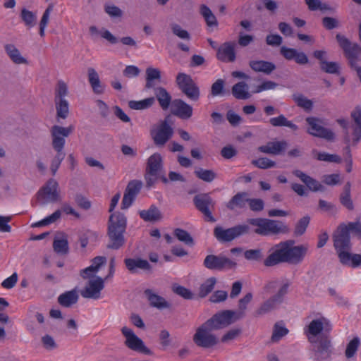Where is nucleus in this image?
Masks as SVG:
<instances>
[{
    "instance_id": "obj_42",
    "label": "nucleus",
    "mask_w": 361,
    "mask_h": 361,
    "mask_svg": "<svg viewBox=\"0 0 361 361\" xmlns=\"http://www.w3.org/2000/svg\"><path fill=\"white\" fill-rule=\"evenodd\" d=\"M56 151V155L53 157L50 164V170L53 176L57 172V170L60 167V165L63 160L65 159L66 153L61 149H54Z\"/></svg>"
},
{
    "instance_id": "obj_21",
    "label": "nucleus",
    "mask_w": 361,
    "mask_h": 361,
    "mask_svg": "<svg viewBox=\"0 0 361 361\" xmlns=\"http://www.w3.org/2000/svg\"><path fill=\"white\" fill-rule=\"evenodd\" d=\"M217 59L225 63L233 62L236 59L235 44L233 42H225L218 49Z\"/></svg>"
},
{
    "instance_id": "obj_32",
    "label": "nucleus",
    "mask_w": 361,
    "mask_h": 361,
    "mask_svg": "<svg viewBox=\"0 0 361 361\" xmlns=\"http://www.w3.org/2000/svg\"><path fill=\"white\" fill-rule=\"evenodd\" d=\"M5 51L11 60L16 64H27V61L23 57L20 51L12 44H7L4 46Z\"/></svg>"
},
{
    "instance_id": "obj_2",
    "label": "nucleus",
    "mask_w": 361,
    "mask_h": 361,
    "mask_svg": "<svg viewBox=\"0 0 361 361\" xmlns=\"http://www.w3.org/2000/svg\"><path fill=\"white\" fill-rule=\"evenodd\" d=\"M294 245L295 240H287L272 246L269 250V255L264 260V265L271 267L282 263H301L308 251V246L303 244L296 246Z\"/></svg>"
},
{
    "instance_id": "obj_64",
    "label": "nucleus",
    "mask_w": 361,
    "mask_h": 361,
    "mask_svg": "<svg viewBox=\"0 0 361 361\" xmlns=\"http://www.w3.org/2000/svg\"><path fill=\"white\" fill-rule=\"evenodd\" d=\"M247 202L252 211L260 212L264 209V203L261 199H248Z\"/></svg>"
},
{
    "instance_id": "obj_30",
    "label": "nucleus",
    "mask_w": 361,
    "mask_h": 361,
    "mask_svg": "<svg viewBox=\"0 0 361 361\" xmlns=\"http://www.w3.org/2000/svg\"><path fill=\"white\" fill-rule=\"evenodd\" d=\"M250 67L255 72H262L265 74H270L276 69V66L272 62L266 61H250Z\"/></svg>"
},
{
    "instance_id": "obj_26",
    "label": "nucleus",
    "mask_w": 361,
    "mask_h": 361,
    "mask_svg": "<svg viewBox=\"0 0 361 361\" xmlns=\"http://www.w3.org/2000/svg\"><path fill=\"white\" fill-rule=\"evenodd\" d=\"M150 306L159 310H163L171 307V304L168 302L163 297L155 294L151 289H146L144 291Z\"/></svg>"
},
{
    "instance_id": "obj_43",
    "label": "nucleus",
    "mask_w": 361,
    "mask_h": 361,
    "mask_svg": "<svg viewBox=\"0 0 361 361\" xmlns=\"http://www.w3.org/2000/svg\"><path fill=\"white\" fill-rule=\"evenodd\" d=\"M252 299V294L251 293H247L243 298L239 300L238 301V308L239 312H235V315L234 316V319L235 321L242 318L244 316V312L247 309V305L251 302Z\"/></svg>"
},
{
    "instance_id": "obj_55",
    "label": "nucleus",
    "mask_w": 361,
    "mask_h": 361,
    "mask_svg": "<svg viewBox=\"0 0 361 361\" xmlns=\"http://www.w3.org/2000/svg\"><path fill=\"white\" fill-rule=\"evenodd\" d=\"M294 101L298 106L304 109L305 111H310L312 109V102L302 94L295 95Z\"/></svg>"
},
{
    "instance_id": "obj_41",
    "label": "nucleus",
    "mask_w": 361,
    "mask_h": 361,
    "mask_svg": "<svg viewBox=\"0 0 361 361\" xmlns=\"http://www.w3.org/2000/svg\"><path fill=\"white\" fill-rule=\"evenodd\" d=\"M61 210L57 209L50 216L44 218V219H42L39 221L32 224L31 225V227L32 228H39V227L48 226L51 224L56 222L57 220H59L61 218Z\"/></svg>"
},
{
    "instance_id": "obj_34",
    "label": "nucleus",
    "mask_w": 361,
    "mask_h": 361,
    "mask_svg": "<svg viewBox=\"0 0 361 361\" xmlns=\"http://www.w3.org/2000/svg\"><path fill=\"white\" fill-rule=\"evenodd\" d=\"M246 192H238L227 203L226 207L230 210H233L235 207L243 208L249 198H246Z\"/></svg>"
},
{
    "instance_id": "obj_57",
    "label": "nucleus",
    "mask_w": 361,
    "mask_h": 361,
    "mask_svg": "<svg viewBox=\"0 0 361 361\" xmlns=\"http://www.w3.org/2000/svg\"><path fill=\"white\" fill-rule=\"evenodd\" d=\"M142 186V183L139 180H130L125 190V191L130 195H133L134 196H137V195L140 192Z\"/></svg>"
},
{
    "instance_id": "obj_1",
    "label": "nucleus",
    "mask_w": 361,
    "mask_h": 361,
    "mask_svg": "<svg viewBox=\"0 0 361 361\" xmlns=\"http://www.w3.org/2000/svg\"><path fill=\"white\" fill-rule=\"evenodd\" d=\"M233 310H223L214 314L200 325L193 336V342L198 346L209 348L219 343V338L212 334L213 331L227 327L235 322Z\"/></svg>"
},
{
    "instance_id": "obj_22",
    "label": "nucleus",
    "mask_w": 361,
    "mask_h": 361,
    "mask_svg": "<svg viewBox=\"0 0 361 361\" xmlns=\"http://www.w3.org/2000/svg\"><path fill=\"white\" fill-rule=\"evenodd\" d=\"M287 146L288 143L285 140L268 142L266 145L259 146L257 150L264 154L279 155L284 152Z\"/></svg>"
},
{
    "instance_id": "obj_54",
    "label": "nucleus",
    "mask_w": 361,
    "mask_h": 361,
    "mask_svg": "<svg viewBox=\"0 0 361 361\" xmlns=\"http://www.w3.org/2000/svg\"><path fill=\"white\" fill-rule=\"evenodd\" d=\"M323 66L320 67L321 70L329 74H340V66L337 62L326 61L322 62Z\"/></svg>"
},
{
    "instance_id": "obj_53",
    "label": "nucleus",
    "mask_w": 361,
    "mask_h": 361,
    "mask_svg": "<svg viewBox=\"0 0 361 361\" xmlns=\"http://www.w3.org/2000/svg\"><path fill=\"white\" fill-rule=\"evenodd\" d=\"M345 227L349 234L351 233L353 237L361 239V221L348 222Z\"/></svg>"
},
{
    "instance_id": "obj_36",
    "label": "nucleus",
    "mask_w": 361,
    "mask_h": 361,
    "mask_svg": "<svg viewBox=\"0 0 361 361\" xmlns=\"http://www.w3.org/2000/svg\"><path fill=\"white\" fill-rule=\"evenodd\" d=\"M350 183L347 182L343 187V192L340 195L341 203L348 210H353L354 209L353 202L350 197Z\"/></svg>"
},
{
    "instance_id": "obj_10",
    "label": "nucleus",
    "mask_w": 361,
    "mask_h": 361,
    "mask_svg": "<svg viewBox=\"0 0 361 361\" xmlns=\"http://www.w3.org/2000/svg\"><path fill=\"white\" fill-rule=\"evenodd\" d=\"M193 203L195 208L204 216L205 221L216 222V219L212 215L214 209L215 201L210 197L209 193H201L193 197Z\"/></svg>"
},
{
    "instance_id": "obj_62",
    "label": "nucleus",
    "mask_w": 361,
    "mask_h": 361,
    "mask_svg": "<svg viewBox=\"0 0 361 361\" xmlns=\"http://www.w3.org/2000/svg\"><path fill=\"white\" fill-rule=\"evenodd\" d=\"M20 17L24 23H34L37 20V13L30 11L26 8H23Z\"/></svg>"
},
{
    "instance_id": "obj_23",
    "label": "nucleus",
    "mask_w": 361,
    "mask_h": 361,
    "mask_svg": "<svg viewBox=\"0 0 361 361\" xmlns=\"http://www.w3.org/2000/svg\"><path fill=\"white\" fill-rule=\"evenodd\" d=\"M293 174L296 177L299 178L300 180L305 184L307 188L313 192L325 190L324 186L321 184L318 180L305 173L300 170H294Z\"/></svg>"
},
{
    "instance_id": "obj_35",
    "label": "nucleus",
    "mask_w": 361,
    "mask_h": 361,
    "mask_svg": "<svg viewBox=\"0 0 361 361\" xmlns=\"http://www.w3.org/2000/svg\"><path fill=\"white\" fill-rule=\"evenodd\" d=\"M89 82L96 94H101L104 90L102 87L99 77L97 71L93 68H89L87 70Z\"/></svg>"
},
{
    "instance_id": "obj_56",
    "label": "nucleus",
    "mask_w": 361,
    "mask_h": 361,
    "mask_svg": "<svg viewBox=\"0 0 361 361\" xmlns=\"http://www.w3.org/2000/svg\"><path fill=\"white\" fill-rule=\"evenodd\" d=\"M244 257L246 259L250 261H261L263 259V253L262 249H250L244 252Z\"/></svg>"
},
{
    "instance_id": "obj_49",
    "label": "nucleus",
    "mask_w": 361,
    "mask_h": 361,
    "mask_svg": "<svg viewBox=\"0 0 361 361\" xmlns=\"http://www.w3.org/2000/svg\"><path fill=\"white\" fill-rule=\"evenodd\" d=\"M251 164L255 167L261 169L273 168L276 165L274 161H272L267 157H260L257 159H254L251 161Z\"/></svg>"
},
{
    "instance_id": "obj_3",
    "label": "nucleus",
    "mask_w": 361,
    "mask_h": 361,
    "mask_svg": "<svg viewBox=\"0 0 361 361\" xmlns=\"http://www.w3.org/2000/svg\"><path fill=\"white\" fill-rule=\"evenodd\" d=\"M334 247L340 263L344 266L356 268L361 265V255L351 252L352 243L345 224L342 223L332 234Z\"/></svg>"
},
{
    "instance_id": "obj_44",
    "label": "nucleus",
    "mask_w": 361,
    "mask_h": 361,
    "mask_svg": "<svg viewBox=\"0 0 361 361\" xmlns=\"http://www.w3.org/2000/svg\"><path fill=\"white\" fill-rule=\"evenodd\" d=\"M56 109L57 117L65 119L68 117L69 113L68 102L66 99H60L54 101Z\"/></svg>"
},
{
    "instance_id": "obj_45",
    "label": "nucleus",
    "mask_w": 361,
    "mask_h": 361,
    "mask_svg": "<svg viewBox=\"0 0 361 361\" xmlns=\"http://www.w3.org/2000/svg\"><path fill=\"white\" fill-rule=\"evenodd\" d=\"M216 283V279L214 277H211L207 279L206 281L200 287L199 296L200 298L206 297L213 290Z\"/></svg>"
},
{
    "instance_id": "obj_51",
    "label": "nucleus",
    "mask_w": 361,
    "mask_h": 361,
    "mask_svg": "<svg viewBox=\"0 0 361 361\" xmlns=\"http://www.w3.org/2000/svg\"><path fill=\"white\" fill-rule=\"evenodd\" d=\"M54 250L61 255H66L68 252V243L66 239H55L53 242Z\"/></svg>"
},
{
    "instance_id": "obj_29",
    "label": "nucleus",
    "mask_w": 361,
    "mask_h": 361,
    "mask_svg": "<svg viewBox=\"0 0 361 361\" xmlns=\"http://www.w3.org/2000/svg\"><path fill=\"white\" fill-rule=\"evenodd\" d=\"M231 93L237 99L244 100L251 97V94L249 92V86L244 81L235 84L232 87Z\"/></svg>"
},
{
    "instance_id": "obj_61",
    "label": "nucleus",
    "mask_w": 361,
    "mask_h": 361,
    "mask_svg": "<svg viewBox=\"0 0 361 361\" xmlns=\"http://www.w3.org/2000/svg\"><path fill=\"white\" fill-rule=\"evenodd\" d=\"M76 204L84 210H88L91 207V202L82 194H76L75 196Z\"/></svg>"
},
{
    "instance_id": "obj_17",
    "label": "nucleus",
    "mask_w": 361,
    "mask_h": 361,
    "mask_svg": "<svg viewBox=\"0 0 361 361\" xmlns=\"http://www.w3.org/2000/svg\"><path fill=\"white\" fill-rule=\"evenodd\" d=\"M173 135V130L166 120L161 121L155 130L151 131L154 143L157 147H164Z\"/></svg>"
},
{
    "instance_id": "obj_37",
    "label": "nucleus",
    "mask_w": 361,
    "mask_h": 361,
    "mask_svg": "<svg viewBox=\"0 0 361 361\" xmlns=\"http://www.w3.org/2000/svg\"><path fill=\"white\" fill-rule=\"evenodd\" d=\"M270 124L274 127H288L293 130H297L298 126L292 121H288L284 115L281 114L277 117L271 118L269 119Z\"/></svg>"
},
{
    "instance_id": "obj_59",
    "label": "nucleus",
    "mask_w": 361,
    "mask_h": 361,
    "mask_svg": "<svg viewBox=\"0 0 361 361\" xmlns=\"http://www.w3.org/2000/svg\"><path fill=\"white\" fill-rule=\"evenodd\" d=\"M172 32L177 37H178L180 39L190 41L191 39L190 33L185 30H183L179 25L176 24L174 25L171 28Z\"/></svg>"
},
{
    "instance_id": "obj_9",
    "label": "nucleus",
    "mask_w": 361,
    "mask_h": 361,
    "mask_svg": "<svg viewBox=\"0 0 361 361\" xmlns=\"http://www.w3.org/2000/svg\"><path fill=\"white\" fill-rule=\"evenodd\" d=\"M59 184L54 179H50L37 193V203L44 206L61 200Z\"/></svg>"
},
{
    "instance_id": "obj_20",
    "label": "nucleus",
    "mask_w": 361,
    "mask_h": 361,
    "mask_svg": "<svg viewBox=\"0 0 361 361\" xmlns=\"http://www.w3.org/2000/svg\"><path fill=\"white\" fill-rule=\"evenodd\" d=\"M171 111L181 119H188L192 115V107L183 100L176 99L172 101Z\"/></svg>"
},
{
    "instance_id": "obj_39",
    "label": "nucleus",
    "mask_w": 361,
    "mask_h": 361,
    "mask_svg": "<svg viewBox=\"0 0 361 361\" xmlns=\"http://www.w3.org/2000/svg\"><path fill=\"white\" fill-rule=\"evenodd\" d=\"M360 345V338L357 336H355L349 341L345 350V356L347 360H350L355 356Z\"/></svg>"
},
{
    "instance_id": "obj_50",
    "label": "nucleus",
    "mask_w": 361,
    "mask_h": 361,
    "mask_svg": "<svg viewBox=\"0 0 361 361\" xmlns=\"http://www.w3.org/2000/svg\"><path fill=\"white\" fill-rule=\"evenodd\" d=\"M310 218L308 216L301 218L296 224L294 229V235L300 236L303 235L310 224Z\"/></svg>"
},
{
    "instance_id": "obj_63",
    "label": "nucleus",
    "mask_w": 361,
    "mask_h": 361,
    "mask_svg": "<svg viewBox=\"0 0 361 361\" xmlns=\"http://www.w3.org/2000/svg\"><path fill=\"white\" fill-rule=\"evenodd\" d=\"M262 7L265 8L271 13H274L278 8V4L274 0H262L260 4L257 6V8L261 9Z\"/></svg>"
},
{
    "instance_id": "obj_11",
    "label": "nucleus",
    "mask_w": 361,
    "mask_h": 361,
    "mask_svg": "<svg viewBox=\"0 0 361 361\" xmlns=\"http://www.w3.org/2000/svg\"><path fill=\"white\" fill-rule=\"evenodd\" d=\"M203 265L210 270H234L237 263L223 255H208L204 259Z\"/></svg>"
},
{
    "instance_id": "obj_13",
    "label": "nucleus",
    "mask_w": 361,
    "mask_h": 361,
    "mask_svg": "<svg viewBox=\"0 0 361 361\" xmlns=\"http://www.w3.org/2000/svg\"><path fill=\"white\" fill-rule=\"evenodd\" d=\"M306 122L310 126L307 130L308 133L327 141H334L335 133L331 129L323 127L321 125L322 121L320 119L315 117H307Z\"/></svg>"
},
{
    "instance_id": "obj_4",
    "label": "nucleus",
    "mask_w": 361,
    "mask_h": 361,
    "mask_svg": "<svg viewBox=\"0 0 361 361\" xmlns=\"http://www.w3.org/2000/svg\"><path fill=\"white\" fill-rule=\"evenodd\" d=\"M127 228V218L121 212L112 213L107 223L108 243L106 247L111 250H119L126 242L125 233Z\"/></svg>"
},
{
    "instance_id": "obj_6",
    "label": "nucleus",
    "mask_w": 361,
    "mask_h": 361,
    "mask_svg": "<svg viewBox=\"0 0 361 361\" xmlns=\"http://www.w3.org/2000/svg\"><path fill=\"white\" fill-rule=\"evenodd\" d=\"M351 117L355 126H353V133H345L343 136V141L346 146L343 148L345 159H352L350 146L355 147L361 140V108L356 106L351 112Z\"/></svg>"
},
{
    "instance_id": "obj_38",
    "label": "nucleus",
    "mask_w": 361,
    "mask_h": 361,
    "mask_svg": "<svg viewBox=\"0 0 361 361\" xmlns=\"http://www.w3.org/2000/svg\"><path fill=\"white\" fill-rule=\"evenodd\" d=\"M154 102L155 99L152 97L140 101L130 100L128 102V106L134 110H144L150 108Z\"/></svg>"
},
{
    "instance_id": "obj_60",
    "label": "nucleus",
    "mask_w": 361,
    "mask_h": 361,
    "mask_svg": "<svg viewBox=\"0 0 361 361\" xmlns=\"http://www.w3.org/2000/svg\"><path fill=\"white\" fill-rule=\"evenodd\" d=\"M200 13L204 17L206 23H216V17L206 5L202 4L200 6Z\"/></svg>"
},
{
    "instance_id": "obj_19",
    "label": "nucleus",
    "mask_w": 361,
    "mask_h": 361,
    "mask_svg": "<svg viewBox=\"0 0 361 361\" xmlns=\"http://www.w3.org/2000/svg\"><path fill=\"white\" fill-rule=\"evenodd\" d=\"M329 324V320L324 317H320L318 319H313L309 325L305 328V334L308 341L318 339L321 336V333ZM323 334H322V335Z\"/></svg>"
},
{
    "instance_id": "obj_31",
    "label": "nucleus",
    "mask_w": 361,
    "mask_h": 361,
    "mask_svg": "<svg viewBox=\"0 0 361 361\" xmlns=\"http://www.w3.org/2000/svg\"><path fill=\"white\" fill-rule=\"evenodd\" d=\"M58 302L64 307H69L78 300V295L75 290L66 291L58 297Z\"/></svg>"
},
{
    "instance_id": "obj_5",
    "label": "nucleus",
    "mask_w": 361,
    "mask_h": 361,
    "mask_svg": "<svg viewBox=\"0 0 361 361\" xmlns=\"http://www.w3.org/2000/svg\"><path fill=\"white\" fill-rule=\"evenodd\" d=\"M248 222L257 228L255 230V232L260 235H276L279 233H287L290 229L288 226L285 225L281 221L263 219L256 218L250 219Z\"/></svg>"
},
{
    "instance_id": "obj_7",
    "label": "nucleus",
    "mask_w": 361,
    "mask_h": 361,
    "mask_svg": "<svg viewBox=\"0 0 361 361\" xmlns=\"http://www.w3.org/2000/svg\"><path fill=\"white\" fill-rule=\"evenodd\" d=\"M309 342L311 343L314 360L326 361L331 359L334 348L329 336L322 334L318 339Z\"/></svg>"
},
{
    "instance_id": "obj_52",
    "label": "nucleus",
    "mask_w": 361,
    "mask_h": 361,
    "mask_svg": "<svg viewBox=\"0 0 361 361\" xmlns=\"http://www.w3.org/2000/svg\"><path fill=\"white\" fill-rule=\"evenodd\" d=\"M68 94V86L66 82L59 80L55 88L54 101L66 99L65 97Z\"/></svg>"
},
{
    "instance_id": "obj_24",
    "label": "nucleus",
    "mask_w": 361,
    "mask_h": 361,
    "mask_svg": "<svg viewBox=\"0 0 361 361\" xmlns=\"http://www.w3.org/2000/svg\"><path fill=\"white\" fill-rule=\"evenodd\" d=\"M124 264L127 269L131 273L137 272V269L145 271H151L152 266L147 260L142 258H126L124 259Z\"/></svg>"
},
{
    "instance_id": "obj_58",
    "label": "nucleus",
    "mask_w": 361,
    "mask_h": 361,
    "mask_svg": "<svg viewBox=\"0 0 361 361\" xmlns=\"http://www.w3.org/2000/svg\"><path fill=\"white\" fill-rule=\"evenodd\" d=\"M173 291L183 298L185 300H191L193 298L192 293L188 288L180 286V285H174L173 286Z\"/></svg>"
},
{
    "instance_id": "obj_15",
    "label": "nucleus",
    "mask_w": 361,
    "mask_h": 361,
    "mask_svg": "<svg viewBox=\"0 0 361 361\" xmlns=\"http://www.w3.org/2000/svg\"><path fill=\"white\" fill-rule=\"evenodd\" d=\"M121 332L126 337L125 344L128 348L145 355L152 354V351L145 346L142 340L137 337L131 329L123 326Z\"/></svg>"
},
{
    "instance_id": "obj_16",
    "label": "nucleus",
    "mask_w": 361,
    "mask_h": 361,
    "mask_svg": "<svg viewBox=\"0 0 361 361\" xmlns=\"http://www.w3.org/2000/svg\"><path fill=\"white\" fill-rule=\"evenodd\" d=\"M73 131V127H63L54 125L51 128V146L54 149L63 150L66 144V137H68Z\"/></svg>"
},
{
    "instance_id": "obj_25",
    "label": "nucleus",
    "mask_w": 361,
    "mask_h": 361,
    "mask_svg": "<svg viewBox=\"0 0 361 361\" xmlns=\"http://www.w3.org/2000/svg\"><path fill=\"white\" fill-rule=\"evenodd\" d=\"M163 168L162 157L160 154L154 153L151 155L147 162L146 172L150 175L158 176Z\"/></svg>"
},
{
    "instance_id": "obj_28",
    "label": "nucleus",
    "mask_w": 361,
    "mask_h": 361,
    "mask_svg": "<svg viewBox=\"0 0 361 361\" xmlns=\"http://www.w3.org/2000/svg\"><path fill=\"white\" fill-rule=\"evenodd\" d=\"M139 215L142 219L147 222H156L162 219L160 210L154 204L151 205L148 209L140 211Z\"/></svg>"
},
{
    "instance_id": "obj_47",
    "label": "nucleus",
    "mask_w": 361,
    "mask_h": 361,
    "mask_svg": "<svg viewBox=\"0 0 361 361\" xmlns=\"http://www.w3.org/2000/svg\"><path fill=\"white\" fill-rule=\"evenodd\" d=\"M195 174L198 178L208 183H211L216 178V173L214 171L202 168L195 171Z\"/></svg>"
},
{
    "instance_id": "obj_27",
    "label": "nucleus",
    "mask_w": 361,
    "mask_h": 361,
    "mask_svg": "<svg viewBox=\"0 0 361 361\" xmlns=\"http://www.w3.org/2000/svg\"><path fill=\"white\" fill-rule=\"evenodd\" d=\"M154 95L160 107L163 110H166L169 109L170 104L172 103L171 96L169 92L166 90V88L163 87H157L154 89Z\"/></svg>"
},
{
    "instance_id": "obj_46",
    "label": "nucleus",
    "mask_w": 361,
    "mask_h": 361,
    "mask_svg": "<svg viewBox=\"0 0 361 361\" xmlns=\"http://www.w3.org/2000/svg\"><path fill=\"white\" fill-rule=\"evenodd\" d=\"M224 86L225 81L223 79L216 80L211 86V94L213 97L228 94L229 92L225 90Z\"/></svg>"
},
{
    "instance_id": "obj_48",
    "label": "nucleus",
    "mask_w": 361,
    "mask_h": 361,
    "mask_svg": "<svg viewBox=\"0 0 361 361\" xmlns=\"http://www.w3.org/2000/svg\"><path fill=\"white\" fill-rule=\"evenodd\" d=\"M288 333V329L285 326L280 325L279 323H276L274 326L273 333L271 337L272 342L276 343L281 339L282 337L285 336Z\"/></svg>"
},
{
    "instance_id": "obj_40",
    "label": "nucleus",
    "mask_w": 361,
    "mask_h": 361,
    "mask_svg": "<svg viewBox=\"0 0 361 361\" xmlns=\"http://www.w3.org/2000/svg\"><path fill=\"white\" fill-rule=\"evenodd\" d=\"M173 235L177 238V239L185 243L188 246H193L195 245L194 240L190 234L185 230L182 228H176L173 231Z\"/></svg>"
},
{
    "instance_id": "obj_8",
    "label": "nucleus",
    "mask_w": 361,
    "mask_h": 361,
    "mask_svg": "<svg viewBox=\"0 0 361 361\" xmlns=\"http://www.w3.org/2000/svg\"><path fill=\"white\" fill-rule=\"evenodd\" d=\"M250 226L247 224H239L228 228L216 226L214 229V235L220 243H227L248 233Z\"/></svg>"
},
{
    "instance_id": "obj_14",
    "label": "nucleus",
    "mask_w": 361,
    "mask_h": 361,
    "mask_svg": "<svg viewBox=\"0 0 361 361\" xmlns=\"http://www.w3.org/2000/svg\"><path fill=\"white\" fill-rule=\"evenodd\" d=\"M288 284H283L278 290L276 294L271 297L269 299L264 302L261 306L257 310L256 315H262L267 314L278 307L282 303L283 297L287 294Z\"/></svg>"
},
{
    "instance_id": "obj_12",
    "label": "nucleus",
    "mask_w": 361,
    "mask_h": 361,
    "mask_svg": "<svg viewBox=\"0 0 361 361\" xmlns=\"http://www.w3.org/2000/svg\"><path fill=\"white\" fill-rule=\"evenodd\" d=\"M176 83L179 89L192 101H197L200 98V89L191 76L180 73L176 76Z\"/></svg>"
},
{
    "instance_id": "obj_33",
    "label": "nucleus",
    "mask_w": 361,
    "mask_h": 361,
    "mask_svg": "<svg viewBox=\"0 0 361 361\" xmlns=\"http://www.w3.org/2000/svg\"><path fill=\"white\" fill-rule=\"evenodd\" d=\"M312 154L314 158L319 161L336 164H340L342 161L341 157L337 154H329L324 152H319L317 149H312Z\"/></svg>"
},
{
    "instance_id": "obj_18",
    "label": "nucleus",
    "mask_w": 361,
    "mask_h": 361,
    "mask_svg": "<svg viewBox=\"0 0 361 361\" xmlns=\"http://www.w3.org/2000/svg\"><path fill=\"white\" fill-rule=\"evenodd\" d=\"M104 288V279L97 276L94 279L88 281L87 286L80 291V295L84 298L98 299L100 298L101 291Z\"/></svg>"
}]
</instances>
